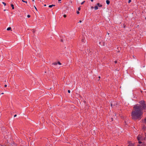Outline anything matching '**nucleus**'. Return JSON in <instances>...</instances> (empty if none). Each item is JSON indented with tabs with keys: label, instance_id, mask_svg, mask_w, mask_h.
<instances>
[{
	"label": "nucleus",
	"instance_id": "f257e3e1",
	"mask_svg": "<svg viewBox=\"0 0 146 146\" xmlns=\"http://www.w3.org/2000/svg\"><path fill=\"white\" fill-rule=\"evenodd\" d=\"M146 108L145 102L143 100L140 101L139 104H135L133 107L134 110L131 112L132 119L134 120L140 119L143 113V110L145 109Z\"/></svg>",
	"mask_w": 146,
	"mask_h": 146
},
{
	"label": "nucleus",
	"instance_id": "f03ea898",
	"mask_svg": "<svg viewBox=\"0 0 146 146\" xmlns=\"http://www.w3.org/2000/svg\"><path fill=\"white\" fill-rule=\"evenodd\" d=\"M143 138L142 137L141 135H139L137 137V139L138 141H140Z\"/></svg>",
	"mask_w": 146,
	"mask_h": 146
},
{
	"label": "nucleus",
	"instance_id": "7ed1b4c3",
	"mask_svg": "<svg viewBox=\"0 0 146 146\" xmlns=\"http://www.w3.org/2000/svg\"><path fill=\"white\" fill-rule=\"evenodd\" d=\"M53 64H54V65H57L58 64L59 65H61V64L59 62H57L54 63H53Z\"/></svg>",
	"mask_w": 146,
	"mask_h": 146
},
{
	"label": "nucleus",
	"instance_id": "20e7f679",
	"mask_svg": "<svg viewBox=\"0 0 146 146\" xmlns=\"http://www.w3.org/2000/svg\"><path fill=\"white\" fill-rule=\"evenodd\" d=\"M97 6H98L99 7H102V4H100L99 3H97Z\"/></svg>",
	"mask_w": 146,
	"mask_h": 146
},
{
	"label": "nucleus",
	"instance_id": "39448f33",
	"mask_svg": "<svg viewBox=\"0 0 146 146\" xmlns=\"http://www.w3.org/2000/svg\"><path fill=\"white\" fill-rule=\"evenodd\" d=\"M94 9H95V10H97L98 9V7L97 6H95L94 7Z\"/></svg>",
	"mask_w": 146,
	"mask_h": 146
},
{
	"label": "nucleus",
	"instance_id": "423d86ee",
	"mask_svg": "<svg viewBox=\"0 0 146 146\" xmlns=\"http://www.w3.org/2000/svg\"><path fill=\"white\" fill-rule=\"evenodd\" d=\"M106 3L108 5H109L110 3V1L109 0H107L106 1Z\"/></svg>",
	"mask_w": 146,
	"mask_h": 146
},
{
	"label": "nucleus",
	"instance_id": "0eeeda50",
	"mask_svg": "<svg viewBox=\"0 0 146 146\" xmlns=\"http://www.w3.org/2000/svg\"><path fill=\"white\" fill-rule=\"evenodd\" d=\"M55 5H49L48 6V7L50 8H51L52 7L55 6Z\"/></svg>",
	"mask_w": 146,
	"mask_h": 146
},
{
	"label": "nucleus",
	"instance_id": "6e6552de",
	"mask_svg": "<svg viewBox=\"0 0 146 146\" xmlns=\"http://www.w3.org/2000/svg\"><path fill=\"white\" fill-rule=\"evenodd\" d=\"M11 29V27H8L7 29V31H9V30H10Z\"/></svg>",
	"mask_w": 146,
	"mask_h": 146
},
{
	"label": "nucleus",
	"instance_id": "1a4fd4ad",
	"mask_svg": "<svg viewBox=\"0 0 146 146\" xmlns=\"http://www.w3.org/2000/svg\"><path fill=\"white\" fill-rule=\"evenodd\" d=\"M11 7H12V9H14V5H13V4H11Z\"/></svg>",
	"mask_w": 146,
	"mask_h": 146
},
{
	"label": "nucleus",
	"instance_id": "9d476101",
	"mask_svg": "<svg viewBox=\"0 0 146 146\" xmlns=\"http://www.w3.org/2000/svg\"><path fill=\"white\" fill-rule=\"evenodd\" d=\"M84 41H85V39H84V38H83L81 40L82 42H85Z\"/></svg>",
	"mask_w": 146,
	"mask_h": 146
},
{
	"label": "nucleus",
	"instance_id": "9b49d317",
	"mask_svg": "<svg viewBox=\"0 0 146 146\" xmlns=\"http://www.w3.org/2000/svg\"><path fill=\"white\" fill-rule=\"evenodd\" d=\"M2 3L4 5V6L6 5V3H5L3 2Z\"/></svg>",
	"mask_w": 146,
	"mask_h": 146
},
{
	"label": "nucleus",
	"instance_id": "f8f14e48",
	"mask_svg": "<svg viewBox=\"0 0 146 146\" xmlns=\"http://www.w3.org/2000/svg\"><path fill=\"white\" fill-rule=\"evenodd\" d=\"M85 2V1H83L81 3V5H82V4H83Z\"/></svg>",
	"mask_w": 146,
	"mask_h": 146
},
{
	"label": "nucleus",
	"instance_id": "ddd939ff",
	"mask_svg": "<svg viewBox=\"0 0 146 146\" xmlns=\"http://www.w3.org/2000/svg\"><path fill=\"white\" fill-rule=\"evenodd\" d=\"M22 1L23 2L25 3H27V1H24V0H22Z\"/></svg>",
	"mask_w": 146,
	"mask_h": 146
},
{
	"label": "nucleus",
	"instance_id": "4468645a",
	"mask_svg": "<svg viewBox=\"0 0 146 146\" xmlns=\"http://www.w3.org/2000/svg\"><path fill=\"white\" fill-rule=\"evenodd\" d=\"M138 143L139 144H141L142 143V142L140 141H138Z\"/></svg>",
	"mask_w": 146,
	"mask_h": 146
},
{
	"label": "nucleus",
	"instance_id": "2eb2a0df",
	"mask_svg": "<svg viewBox=\"0 0 146 146\" xmlns=\"http://www.w3.org/2000/svg\"><path fill=\"white\" fill-rule=\"evenodd\" d=\"M34 7L35 8V9L36 10V11H37V9L36 8V7L35 6H34Z\"/></svg>",
	"mask_w": 146,
	"mask_h": 146
},
{
	"label": "nucleus",
	"instance_id": "dca6fc26",
	"mask_svg": "<svg viewBox=\"0 0 146 146\" xmlns=\"http://www.w3.org/2000/svg\"><path fill=\"white\" fill-rule=\"evenodd\" d=\"M81 9L80 7H79L78 8V10L79 11H80Z\"/></svg>",
	"mask_w": 146,
	"mask_h": 146
},
{
	"label": "nucleus",
	"instance_id": "f3484780",
	"mask_svg": "<svg viewBox=\"0 0 146 146\" xmlns=\"http://www.w3.org/2000/svg\"><path fill=\"white\" fill-rule=\"evenodd\" d=\"M27 17L28 18H29V17H30V15H27Z\"/></svg>",
	"mask_w": 146,
	"mask_h": 146
},
{
	"label": "nucleus",
	"instance_id": "a211bd4d",
	"mask_svg": "<svg viewBox=\"0 0 146 146\" xmlns=\"http://www.w3.org/2000/svg\"><path fill=\"white\" fill-rule=\"evenodd\" d=\"M63 17H64L65 18V17H66V15H63Z\"/></svg>",
	"mask_w": 146,
	"mask_h": 146
},
{
	"label": "nucleus",
	"instance_id": "6ab92c4d",
	"mask_svg": "<svg viewBox=\"0 0 146 146\" xmlns=\"http://www.w3.org/2000/svg\"><path fill=\"white\" fill-rule=\"evenodd\" d=\"M131 2V0H129L128 2L129 3Z\"/></svg>",
	"mask_w": 146,
	"mask_h": 146
},
{
	"label": "nucleus",
	"instance_id": "aec40b11",
	"mask_svg": "<svg viewBox=\"0 0 146 146\" xmlns=\"http://www.w3.org/2000/svg\"><path fill=\"white\" fill-rule=\"evenodd\" d=\"M76 13H77V14H79L80 12H79V11H77V12H76Z\"/></svg>",
	"mask_w": 146,
	"mask_h": 146
},
{
	"label": "nucleus",
	"instance_id": "412c9836",
	"mask_svg": "<svg viewBox=\"0 0 146 146\" xmlns=\"http://www.w3.org/2000/svg\"><path fill=\"white\" fill-rule=\"evenodd\" d=\"M144 122H145V123H146V118L145 119V120H144Z\"/></svg>",
	"mask_w": 146,
	"mask_h": 146
},
{
	"label": "nucleus",
	"instance_id": "4be33fe9",
	"mask_svg": "<svg viewBox=\"0 0 146 146\" xmlns=\"http://www.w3.org/2000/svg\"><path fill=\"white\" fill-rule=\"evenodd\" d=\"M68 93H70V90H68Z\"/></svg>",
	"mask_w": 146,
	"mask_h": 146
},
{
	"label": "nucleus",
	"instance_id": "5701e85b",
	"mask_svg": "<svg viewBox=\"0 0 146 146\" xmlns=\"http://www.w3.org/2000/svg\"><path fill=\"white\" fill-rule=\"evenodd\" d=\"M144 139L146 140V133H145V137L144 138Z\"/></svg>",
	"mask_w": 146,
	"mask_h": 146
},
{
	"label": "nucleus",
	"instance_id": "b1692460",
	"mask_svg": "<svg viewBox=\"0 0 146 146\" xmlns=\"http://www.w3.org/2000/svg\"><path fill=\"white\" fill-rule=\"evenodd\" d=\"M82 22V21L80 20L78 22V23H81Z\"/></svg>",
	"mask_w": 146,
	"mask_h": 146
},
{
	"label": "nucleus",
	"instance_id": "393cba45",
	"mask_svg": "<svg viewBox=\"0 0 146 146\" xmlns=\"http://www.w3.org/2000/svg\"><path fill=\"white\" fill-rule=\"evenodd\" d=\"M115 63H117V61H115Z\"/></svg>",
	"mask_w": 146,
	"mask_h": 146
},
{
	"label": "nucleus",
	"instance_id": "a878e982",
	"mask_svg": "<svg viewBox=\"0 0 146 146\" xmlns=\"http://www.w3.org/2000/svg\"><path fill=\"white\" fill-rule=\"evenodd\" d=\"M5 87H6L7 86V85L6 84H5L4 86Z\"/></svg>",
	"mask_w": 146,
	"mask_h": 146
},
{
	"label": "nucleus",
	"instance_id": "bb28decb",
	"mask_svg": "<svg viewBox=\"0 0 146 146\" xmlns=\"http://www.w3.org/2000/svg\"><path fill=\"white\" fill-rule=\"evenodd\" d=\"M17 116V115H14V117H16Z\"/></svg>",
	"mask_w": 146,
	"mask_h": 146
},
{
	"label": "nucleus",
	"instance_id": "cd10ccee",
	"mask_svg": "<svg viewBox=\"0 0 146 146\" xmlns=\"http://www.w3.org/2000/svg\"><path fill=\"white\" fill-rule=\"evenodd\" d=\"M111 107H112V104H111Z\"/></svg>",
	"mask_w": 146,
	"mask_h": 146
},
{
	"label": "nucleus",
	"instance_id": "c85d7f7f",
	"mask_svg": "<svg viewBox=\"0 0 146 146\" xmlns=\"http://www.w3.org/2000/svg\"><path fill=\"white\" fill-rule=\"evenodd\" d=\"M90 1H92V2H93V0H90Z\"/></svg>",
	"mask_w": 146,
	"mask_h": 146
},
{
	"label": "nucleus",
	"instance_id": "c756f323",
	"mask_svg": "<svg viewBox=\"0 0 146 146\" xmlns=\"http://www.w3.org/2000/svg\"><path fill=\"white\" fill-rule=\"evenodd\" d=\"M61 1V0H58V1H59V2L60 1Z\"/></svg>",
	"mask_w": 146,
	"mask_h": 146
},
{
	"label": "nucleus",
	"instance_id": "7c9ffc66",
	"mask_svg": "<svg viewBox=\"0 0 146 146\" xmlns=\"http://www.w3.org/2000/svg\"><path fill=\"white\" fill-rule=\"evenodd\" d=\"M4 94V93H2L1 94Z\"/></svg>",
	"mask_w": 146,
	"mask_h": 146
},
{
	"label": "nucleus",
	"instance_id": "2f4dec72",
	"mask_svg": "<svg viewBox=\"0 0 146 146\" xmlns=\"http://www.w3.org/2000/svg\"><path fill=\"white\" fill-rule=\"evenodd\" d=\"M111 119L112 121L113 120V118H111Z\"/></svg>",
	"mask_w": 146,
	"mask_h": 146
},
{
	"label": "nucleus",
	"instance_id": "473e14b6",
	"mask_svg": "<svg viewBox=\"0 0 146 146\" xmlns=\"http://www.w3.org/2000/svg\"><path fill=\"white\" fill-rule=\"evenodd\" d=\"M35 0H32V1H34Z\"/></svg>",
	"mask_w": 146,
	"mask_h": 146
},
{
	"label": "nucleus",
	"instance_id": "72a5a7b5",
	"mask_svg": "<svg viewBox=\"0 0 146 146\" xmlns=\"http://www.w3.org/2000/svg\"><path fill=\"white\" fill-rule=\"evenodd\" d=\"M99 78H100V76H99Z\"/></svg>",
	"mask_w": 146,
	"mask_h": 146
},
{
	"label": "nucleus",
	"instance_id": "f704fd0d",
	"mask_svg": "<svg viewBox=\"0 0 146 146\" xmlns=\"http://www.w3.org/2000/svg\"><path fill=\"white\" fill-rule=\"evenodd\" d=\"M46 6V5H44V6Z\"/></svg>",
	"mask_w": 146,
	"mask_h": 146
},
{
	"label": "nucleus",
	"instance_id": "c9c22d12",
	"mask_svg": "<svg viewBox=\"0 0 146 146\" xmlns=\"http://www.w3.org/2000/svg\"><path fill=\"white\" fill-rule=\"evenodd\" d=\"M4 11H6V10L5 9V10H4Z\"/></svg>",
	"mask_w": 146,
	"mask_h": 146
},
{
	"label": "nucleus",
	"instance_id": "e433bc0d",
	"mask_svg": "<svg viewBox=\"0 0 146 146\" xmlns=\"http://www.w3.org/2000/svg\"><path fill=\"white\" fill-rule=\"evenodd\" d=\"M92 8H93V7H92Z\"/></svg>",
	"mask_w": 146,
	"mask_h": 146
}]
</instances>
